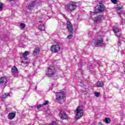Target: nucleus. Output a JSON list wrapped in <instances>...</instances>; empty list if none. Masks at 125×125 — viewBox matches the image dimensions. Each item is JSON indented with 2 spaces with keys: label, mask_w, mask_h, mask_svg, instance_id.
<instances>
[{
  "label": "nucleus",
  "mask_w": 125,
  "mask_h": 125,
  "mask_svg": "<svg viewBox=\"0 0 125 125\" xmlns=\"http://www.w3.org/2000/svg\"><path fill=\"white\" fill-rule=\"evenodd\" d=\"M21 63H23V64H29V62L25 61H22Z\"/></svg>",
  "instance_id": "30"
},
{
  "label": "nucleus",
  "mask_w": 125,
  "mask_h": 125,
  "mask_svg": "<svg viewBox=\"0 0 125 125\" xmlns=\"http://www.w3.org/2000/svg\"><path fill=\"white\" fill-rule=\"evenodd\" d=\"M16 116V112H11L8 114V120H13L15 116Z\"/></svg>",
  "instance_id": "14"
},
{
  "label": "nucleus",
  "mask_w": 125,
  "mask_h": 125,
  "mask_svg": "<svg viewBox=\"0 0 125 125\" xmlns=\"http://www.w3.org/2000/svg\"><path fill=\"white\" fill-rule=\"evenodd\" d=\"M97 86H98V87H103V86H104V83L102 81L98 82Z\"/></svg>",
  "instance_id": "18"
},
{
  "label": "nucleus",
  "mask_w": 125,
  "mask_h": 125,
  "mask_svg": "<svg viewBox=\"0 0 125 125\" xmlns=\"http://www.w3.org/2000/svg\"><path fill=\"white\" fill-rule=\"evenodd\" d=\"M118 46H121V42L119 41L118 43Z\"/></svg>",
  "instance_id": "32"
},
{
  "label": "nucleus",
  "mask_w": 125,
  "mask_h": 125,
  "mask_svg": "<svg viewBox=\"0 0 125 125\" xmlns=\"http://www.w3.org/2000/svg\"><path fill=\"white\" fill-rule=\"evenodd\" d=\"M67 39H72L73 38V35H70L67 37Z\"/></svg>",
  "instance_id": "29"
},
{
  "label": "nucleus",
  "mask_w": 125,
  "mask_h": 125,
  "mask_svg": "<svg viewBox=\"0 0 125 125\" xmlns=\"http://www.w3.org/2000/svg\"><path fill=\"white\" fill-rule=\"evenodd\" d=\"M49 103V102L48 101H46L44 103H43V105L44 106L45 105H48V104Z\"/></svg>",
  "instance_id": "27"
},
{
  "label": "nucleus",
  "mask_w": 125,
  "mask_h": 125,
  "mask_svg": "<svg viewBox=\"0 0 125 125\" xmlns=\"http://www.w3.org/2000/svg\"><path fill=\"white\" fill-rule=\"evenodd\" d=\"M90 15L92 17V20L94 21L95 22H100V21L103 20V19L104 18L103 17V16H98V17H93L94 15H96L97 14V12H90Z\"/></svg>",
  "instance_id": "4"
},
{
  "label": "nucleus",
  "mask_w": 125,
  "mask_h": 125,
  "mask_svg": "<svg viewBox=\"0 0 125 125\" xmlns=\"http://www.w3.org/2000/svg\"><path fill=\"white\" fill-rule=\"evenodd\" d=\"M56 72V70L54 66H50L47 68V71L46 73V76H47V77H49V78L53 77V76L55 75Z\"/></svg>",
  "instance_id": "5"
},
{
  "label": "nucleus",
  "mask_w": 125,
  "mask_h": 125,
  "mask_svg": "<svg viewBox=\"0 0 125 125\" xmlns=\"http://www.w3.org/2000/svg\"><path fill=\"white\" fill-rule=\"evenodd\" d=\"M62 16L66 20L67 22H66V27L67 28V30L68 32H70L71 34H73L74 33V28H73V25L72 23H71V22L70 21H68L69 19L65 16L63 14H62Z\"/></svg>",
  "instance_id": "3"
},
{
  "label": "nucleus",
  "mask_w": 125,
  "mask_h": 125,
  "mask_svg": "<svg viewBox=\"0 0 125 125\" xmlns=\"http://www.w3.org/2000/svg\"><path fill=\"white\" fill-rule=\"evenodd\" d=\"M116 8V10L117 11V13H118V14H119V15H121V13H123V14H125V11L121 10V9H123V7L118 6V7H117Z\"/></svg>",
  "instance_id": "16"
},
{
  "label": "nucleus",
  "mask_w": 125,
  "mask_h": 125,
  "mask_svg": "<svg viewBox=\"0 0 125 125\" xmlns=\"http://www.w3.org/2000/svg\"><path fill=\"white\" fill-rule=\"evenodd\" d=\"M104 10V5L101 3V2H100V5L98 6V11H95L94 12H97V13H99L100 12H102Z\"/></svg>",
  "instance_id": "13"
},
{
  "label": "nucleus",
  "mask_w": 125,
  "mask_h": 125,
  "mask_svg": "<svg viewBox=\"0 0 125 125\" xmlns=\"http://www.w3.org/2000/svg\"><path fill=\"white\" fill-rule=\"evenodd\" d=\"M39 29L40 31H44V30H45V27L44 25H40L39 27Z\"/></svg>",
  "instance_id": "20"
},
{
  "label": "nucleus",
  "mask_w": 125,
  "mask_h": 125,
  "mask_svg": "<svg viewBox=\"0 0 125 125\" xmlns=\"http://www.w3.org/2000/svg\"><path fill=\"white\" fill-rule=\"evenodd\" d=\"M111 1L113 3H117V0H111Z\"/></svg>",
  "instance_id": "31"
},
{
  "label": "nucleus",
  "mask_w": 125,
  "mask_h": 125,
  "mask_svg": "<svg viewBox=\"0 0 125 125\" xmlns=\"http://www.w3.org/2000/svg\"><path fill=\"white\" fill-rule=\"evenodd\" d=\"M56 99L58 100V102L61 104L63 103L62 102H65L66 99H65V94L63 92H58L56 94Z\"/></svg>",
  "instance_id": "1"
},
{
  "label": "nucleus",
  "mask_w": 125,
  "mask_h": 125,
  "mask_svg": "<svg viewBox=\"0 0 125 125\" xmlns=\"http://www.w3.org/2000/svg\"><path fill=\"white\" fill-rule=\"evenodd\" d=\"M59 116L62 120H67V119H68V115L63 110L60 111Z\"/></svg>",
  "instance_id": "11"
},
{
  "label": "nucleus",
  "mask_w": 125,
  "mask_h": 125,
  "mask_svg": "<svg viewBox=\"0 0 125 125\" xmlns=\"http://www.w3.org/2000/svg\"><path fill=\"white\" fill-rule=\"evenodd\" d=\"M10 1H12L13 0H9Z\"/></svg>",
  "instance_id": "38"
},
{
  "label": "nucleus",
  "mask_w": 125,
  "mask_h": 125,
  "mask_svg": "<svg viewBox=\"0 0 125 125\" xmlns=\"http://www.w3.org/2000/svg\"><path fill=\"white\" fill-rule=\"evenodd\" d=\"M39 23H42V21H40Z\"/></svg>",
  "instance_id": "37"
},
{
  "label": "nucleus",
  "mask_w": 125,
  "mask_h": 125,
  "mask_svg": "<svg viewBox=\"0 0 125 125\" xmlns=\"http://www.w3.org/2000/svg\"><path fill=\"white\" fill-rule=\"evenodd\" d=\"M122 40H123V42H125V38H122Z\"/></svg>",
  "instance_id": "35"
},
{
  "label": "nucleus",
  "mask_w": 125,
  "mask_h": 125,
  "mask_svg": "<svg viewBox=\"0 0 125 125\" xmlns=\"http://www.w3.org/2000/svg\"><path fill=\"white\" fill-rule=\"evenodd\" d=\"M113 31L114 33L116 34V36L118 37V38H119V41H121V39H122V37H120L122 35L120 33L118 34V33H120V29L118 27H113Z\"/></svg>",
  "instance_id": "10"
},
{
  "label": "nucleus",
  "mask_w": 125,
  "mask_h": 125,
  "mask_svg": "<svg viewBox=\"0 0 125 125\" xmlns=\"http://www.w3.org/2000/svg\"><path fill=\"white\" fill-rule=\"evenodd\" d=\"M58 123H56V122H52V123H50L49 125H57Z\"/></svg>",
  "instance_id": "25"
},
{
  "label": "nucleus",
  "mask_w": 125,
  "mask_h": 125,
  "mask_svg": "<svg viewBox=\"0 0 125 125\" xmlns=\"http://www.w3.org/2000/svg\"><path fill=\"white\" fill-rule=\"evenodd\" d=\"M94 123V122L92 121V123H91V122H89V124H90V125H92Z\"/></svg>",
  "instance_id": "34"
},
{
  "label": "nucleus",
  "mask_w": 125,
  "mask_h": 125,
  "mask_svg": "<svg viewBox=\"0 0 125 125\" xmlns=\"http://www.w3.org/2000/svg\"><path fill=\"white\" fill-rule=\"evenodd\" d=\"M51 51L54 53H57L60 51V46L59 44L53 45L51 47Z\"/></svg>",
  "instance_id": "8"
},
{
  "label": "nucleus",
  "mask_w": 125,
  "mask_h": 125,
  "mask_svg": "<svg viewBox=\"0 0 125 125\" xmlns=\"http://www.w3.org/2000/svg\"><path fill=\"white\" fill-rule=\"evenodd\" d=\"M11 73L13 76L15 77H16L17 76H18V69L16 66H14L12 67Z\"/></svg>",
  "instance_id": "12"
},
{
  "label": "nucleus",
  "mask_w": 125,
  "mask_h": 125,
  "mask_svg": "<svg viewBox=\"0 0 125 125\" xmlns=\"http://www.w3.org/2000/svg\"><path fill=\"white\" fill-rule=\"evenodd\" d=\"M38 0H35V1H31L27 6V8L30 11H32L33 8H34L36 4H37V1H38Z\"/></svg>",
  "instance_id": "9"
},
{
  "label": "nucleus",
  "mask_w": 125,
  "mask_h": 125,
  "mask_svg": "<svg viewBox=\"0 0 125 125\" xmlns=\"http://www.w3.org/2000/svg\"><path fill=\"white\" fill-rule=\"evenodd\" d=\"M43 107V104H40L38 106H37V109H41V108Z\"/></svg>",
  "instance_id": "26"
},
{
  "label": "nucleus",
  "mask_w": 125,
  "mask_h": 125,
  "mask_svg": "<svg viewBox=\"0 0 125 125\" xmlns=\"http://www.w3.org/2000/svg\"><path fill=\"white\" fill-rule=\"evenodd\" d=\"M99 124L100 125H103V124L101 123V122H99Z\"/></svg>",
  "instance_id": "36"
},
{
  "label": "nucleus",
  "mask_w": 125,
  "mask_h": 125,
  "mask_svg": "<svg viewBox=\"0 0 125 125\" xmlns=\"http://www.w3.org/2000/svg\"><path fill=\"white\" fill-rule=\"evenodd\" d=\"M78 70H79V71H80V73H82V69L79 68Z\"/></svg>",
  "instance_id": "33"
},
{
  "label": "nucleus",
  "mask_w": 125,
  "mask_h": 125,
  "mask_svg": "<svg viewBox=\"0 0 125 125\" xmlns=\"http://www.w3.org/2000/svg\"><path fill=\"white\" fill-rule=\"evenodd\" d=\"M93 42H94V44L96 47H97V46H102V45H104L103 39H102L101 36H98L96 40H93Z\"/></svg>",
  "instance_id": "7"
},
{
  "label": "nucleus",
  "mask_w": 125,
  "mask_h": 125,
  "mask_svg": "<svg viewBox=\"0 0 125 125\" xmlns=\"http://www.w3.org/2000/svg\"><path fill=\"white\" fill-rule=\"evenodd\" d=\"M20 26H21V30H23V29H25V27H26V25L24 23H21L20 24Z\"/></svg>",
  "instance_id": "23"
},
{
  "label": "nucleus",
  "mask_w": 125,
  "mask_h": 125,
  "mask_svg": "<svg viewBox=\"0 0 125 125\" xmlns=\"http://www.w3.org/2000/svg\"><path fill=\"white\" fill-rule=\"evenodd\" d=\"M2 8H3V3L0 2V11L2 10Z\"/></svg>",
  "instance_id": "24"
},
{
  "label": "nucleus",
  "mask_w": 125,
  "mask_h": 125,
  "mask_svg": "<svg viewBox=\"0 0 125 125\" xmlns=\"http://www.w3.org/2000/svg\"><path fill=\"white\" fill-rule=\"evenodd\" d=\"M29 53L30 52H29V51H26L23 54V57L25 59V60H28V57H27V55H29Z\"/></svg>",
  "instance_id": "19"
},
{
  "label": "nucleus",
  "mask_w": 125,
  "mask_h": 125,
  "mask_svg": "<svg viewBox=\"0 0 125 125\" xmlns=\"http://www.w3.org/2000/svg\"><path fill=\"white\" fill-rule=\"evenodd\" d=\"M40 54V48L36 47L35 48L34 50L33 51V55L35 56H37L38 54Z\"/></svg>",
  "instance_id": "17"
},
{
  "label": "nucleus",
  "mask_w": 125,
  "mask_h": 125,
  "mask_svg": "<svg viewBox=\"0 0 125 125\" xmlns=\"http://www.w3.org/2000/svg\"><path fill=\"white\" fill-rule=\"evenodd\" d=\"M7 80L5 77H2L0 78V84L1 85H5L6 83Z\"/></svg>",
  "instance_id": "15"
},
{
  "label": "nucleus",
  "mask_w": 125,
  "mask_h": 125,
  "mask_svg": "<svg viewBox=\"0 0 125 125\" xmlns=\"http://www.w3.org/2000/svg\"><path fill=\"white\" fill-rule=\"evenodd\" d=\"M104 121L106 124H110V123H111V119L109 118H105Z\"/></svg>",
  "instance_id": "22"
},
{
  "label": "nucleus",
  "mask_w": 125,
  "mask_h": 125,
  "mask_svg": "<svg viewBox=\"0 0 125 125\" xmlns=\"http://www.w3.org/2000/svg\"><path fill=\"white\" fill-rule=\"evenodd\" d=\"M76 114L75 118L77 120H79L83 116V106H78L75 111Z\"/></svg>",
  "instance_id": "2"
},
{
  "label": "nucleus",
  "mask_w": 125,
  "mask_h": 125,
  "mask_svg": "<svg viewBox=\"0 0 125 125\" xmlns=\"http://www.w3.org/2000/svg\"><path fill=\"white\" fill-rule=\"evenodd\" d=\"M78 66L80 67V64H78Z\"/></svg>",
  "instance_id": "39"
},
{
  "label": "nucleus",
  "mask_w": 125,
  "mask_h": 125,
  "mask_svg": "<svg viewBox=\"0 0 125 125\" xmlns=\"http://www.w3.org/2000/svg\"><path fill=\"white\" fill-rule=\"evenodd\" d=\"M121 54H123V52L121 53Z\"/></svg>",
  "instance_id": "40"
},
{
  "label": "nucleus",
  "mask_w": 125,
  "mask_h": 125,
  "mask_svg": "<svg viewBox=\"0 0 125 125\" xmlns=\"http://www.w3.org/2000/svg\"><path fill=\"white\" fill-rule=\"evenodd\" d=\"M8 96H9V94L8 93H4L1 98L2 99H5V98H6Z\"/></svg>",
  "instance_id": "21"
},
{
  "label": "nucleus",
  "mask_w": 125,
  "mask_h": 125,
  "mask_svg": "<svg viewBox=\"0 0 125 125\" xmlns=\"http://www.w3.org/2000/svg\"><path fill=\"white\" fill-rule=\"evenodd\" d=\"M99 94H100V93L98 92H95V96H96V97H98V96H99Z\"/></svg>",
  "instance_id": "28"
},
{
  "label": "nucleus",
  "mask_w": 125,
  "mask_h": 125,
  "mask_svg": "<svg viewBox=\"0 0 125 125\" xmlns=\"http://www.w3.org/2000/svg\"><path fill=\"white\" fill-rule=\"evenodd\" d=\"M77 7H78L77 2L74 1L70 2L69 3L66 5L67 11H73V10H75Z\"/></svg>",
  "instance_id": "6"
}]
</instances>
